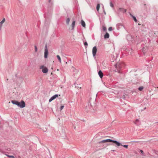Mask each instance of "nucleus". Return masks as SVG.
Instances as JSON below:
<instances>
[{"label": "nucleus", "mask_w": 158, "mask_h": 158, "mask_svg": "<svg viewBox=\"0 0 158 158\" xmlns=\"http://www.w3.org/2000/svg\"><path fill=\"white\" fill-rule=\"evenodd\" d=\"M123 66V64H121L120 63H117L115 65L116 68V69L114 70L115 71L118 72L119 73H120V70Z\"/></svg>", "instance_id": "nucleus-1"}, {"label": "nucleus", "mask_w": 158, "mask_h": 158, "mask_svg": "<svg viewBox=\"0 0 158 158\" xmlns=\"http://www.w3.org/2000/svg\"><path fill=\"white\" fill-rule=\"evenodd\" d=\"M17 106L21 108H23L25 106V103L23 101H22L20 102H18Z\"/></svg>", "instance_id": "nucleus-2"}, {"label": "nucleus", "mask_w": 158, "mask_h": 158, "mask_svg": "<svg viewBox=\"0 0 158 158\" xmlns=\"http://www.w3.org/2000/svg\"><path fill=\"white\" fill-rule=\"evenodd\" d=\"M40 68L42 69V72L44 73H46L48 72V69L44 65H41L40 66Z\"/></svg>", "instance_id": "nucleus-3"}, {"label": "nucleus", "mask_w": 158, "mask_h": 158, "mask_svg": "<svg viewBox=\"0 0 158 158\" xmlns=\"http://www.w3.org/2000/svg\"><path fill=\"white\" fill-rule=\"evenodd\" d=\"M126 38L127 40L129 43L132 42L133 41V38L132 36L131 35H127Z\"/></svg>", "instance_id": "nucleus-4"}, {"label": "nucleus", "mask_w": 158, "mask_h": 158, "mask_svg": "<svg viewBox=\"0 0 158 158\" xmlns=\"http://www.w3.org/2000/svg\"><path fill=\"white\" fill-rule=\"evenodd\" d=\"M48 50L47 46L46 45L44 49V57L45 58H46L48 57Z\"/></svg>", "instance_id": "nucleus-5"}, {"label": "nucleus", "mask_w": 158, "mask_h": 158, "mask_svg": "<svg viewBox=\"0 0 158 158\" xmlns=\"http://www.w3.org/2000/svg\"><path fill=\"white\" fill-rule=\"evenodd\" d=\"M97 52V48L96 46L94 47L92 49V54L94 57L95 56Z\"/></svg>", "instance_id": "nucleus-6"}, {"label": "nucleus", "mask_w": 158, "mask_h": 158, "mask_svg": "<svg viewBox=\"0 0 158 158\" xmlns=\"http://www.w3.org/2000/svg\"><path fill=\"white\" fill-rule=\"evenodd\" d=\"M60 96V95L58 94H55L52 97H51L49 99V102H51L53 100L55 99L56 98L58 97V96Z\"/></svg>", "instance_id": "nucleus-7"}, {"label": "nucleus", "mask_w": 158, "mask_h": 158, "mask_svg": "<svg viewBox=\"0 0 158 158\" xmlns=\"http://www.w3.org/2000/svg\"><path fill=\"white\" fill-rule=\"evenodd\" d=\"M112 142L115 143L118 146H119L120 145H122L121 143L116 140H113Z\"/></svg>", "instance_id": "nucleus-8"}, {"label": "nucleus", "mask_w": 158, "mask_h": 158, "mask_svg": "<svg viewBox=\"0 0 158 158\" xmlns=\"http://www.w3.org/2000/svg\"><path fill=\"white\" fill-rule=\"evenodd\" d=\"M119 12H122L123 13H125L126 12V10L124 9L123 8H119L118 10Z\"/></svg>", "instance_id": "nucleus-9"}, {"label": "nucleus", "mask_w": 158, "mask_h": 158, "mask_svg": "<svg viewBox=\"0 0 158 158\" xmlns=\"http://www.w3.org/2000/svg\"><path fill=\"white\" fill-rule=\"evenodd\" d=\"M5 19L4 18L2 19V20L0 22V30H1L2 28L3 23L5 22Z\"/></svg>", "instance_id": "nucleus-10"}, {"label": "nucleus", "mask_w": 158, "mask_h": 158, "mask_svg": "<svg viewBox=\"0 0 158 158\" xmlns=\"http://www.w3.org/2000/svg\"><path fill=\"white\" fill-rule=\"evenodd\" d=\"M98 74L100 77L102 78L103 76V73L101 70H100L98 72Z\"/></svg>", "instance_id": "nucleus-11"}, {"label": "nucleus", "mask_w": 158, "mask_h": 158, "mask_svg": "<svg viewBox=\"0 0 158 158\" xmlns=\"http://www.w3.org/2000/svg\"><path fill=\"white\" fill-rule=\"evenodd\" d=\"M134 123L136 125L138 126L140 125L141 124L140 122L138 119L136 120L135 122Z\"/></svg>", "instance_id": "nucleus-12"}, {"label": "nucleus", "mask_w": 158, "mask_h": 158, "mask_svg": "<svg viewBox=\"0 0 158 158\" xmlns=\"http://www.w3.org/2000/svg\"><path fill=\"white\" fill-rule=\"evenodd\" d=\"M11 102L13 104L17 105L18 102L16 100H12Z\"/></svg>", "instance_id": "nucleus-13"}, {"label": "nucleus", "mask_w": 158, "mask_h": 158, "mask_svg": "<svg viewBox=\"0 0 158 158\" xmlns=\"http://www.w3.org/2000/svg\"><path fill=\"white\" fill-rule=\"evenodd\" d=\"M109 33L106 32V34L104 36V39H107L109 38Z\"/></svg>", "instance_id": "nucleus-14"}, {"label": "nucleus", "mask_w": 158, "mask_h": 158, "mask_svg": "<svg viewBox=\"0 0 158 158\" xmlns=\"http://www.w3.org/2000/svg\"><path fill=\"white\" fill-rule=\"evenodd\" d=\"M75 21H74L72 24V29L73 30L74 29L75 25Z\"/></svg>", "instance_id": "nucleus-15"}, {"label": "nucleus", "mask_w": 158, "mask_h": 158, "mask_svg": "<svg viewBox=\"0 0 158 158\" xmlns=\"http://www.w3.org/2000/svg\"><path fill=\"white\" fill-rule=\"evenodd\" d=\"M81 24L82 26L84 27H85V22L83 21V20H82L81 21Z\"/></svg>", "instance_id": "nucleus-16"}, {"label": "nucleus", "mask_w": 158, "mask_h": 158, "mask_svg": "<svg viewBox=\"0 0 158 158\" xmlns=\"http://www.w3.org/2000/svg\"><path fill=\"white\" fill-rule=\"evenodd\" d=\"M56 57H57V58L58 59V60L59 62L60 63H61V58H60V56L59 55H57L56 56Z\"/></svg>", "instance_id": "nucleus-17"}, {"label": "nucleus", "mask_w": 158, "mask_h": 158, "mask_svg": "<svg viewBox=\"0 0 158 158\" xmlns=\"http://www.w3.org/2000/svg\"><path fill=\"white\" fill-rule=\"evenodd\" d=\"M130 15L133 18L134 21L135 22H137V20L136 19V17H135L134 16H133V15H132L131 14H130Z\"/></svg>", "instance_id": "nucleus-18"}, {"label": "nucleus", "mask_w": 158, "mask_h": 158, "mask_svg": "<svg viewBox=\"0 0 158 158\" xmlns=\"http://www.w3.org/2000/svg\"><path fill=\"white\" fill-rule=\"evenodd\" d=\"M100 4H97V7H96L97 10L98 11L99 8H100Z\"/></svg>", "instance_id": "nucleus-19"}, {"label": "nucleus", "mask_w": 158, "mask_h": 158, "mask_svg": "<svg viewBox=\"0 0 158 158\" xmlns=\"http://www.w3.org/2000/svg\"><path fill=\"white\" fill-rule=\"evenodd\" d=\"M70 19L69 18H68L66 20V23L68 25L69 23Z\"/></svg>", "instance_id": "nucleus-20"}, {"label": "nucleus", "mask_w": 158, "mask_h": 158, "mask_svg": "<svg viewBox=\"0 0 158 158\" xmlns=\"http://www.w3.org/2000/svg\"><path fill=\"white\" fill-rule=\"evenodd\" d=\"M116 26H117V27L120 26H123L124 28L125 29V27L124 26H123L121 23H118L117 24Z\"/></svg>", "instance_id": "nucleus-21"}, {"label": "nucleus", "mask_w": 158, "mask_h": 158, "mask_svg": "<svg viewBox=\"0 0 158 158\" xmlns=\"http://www.w3.org/2000/svg\"><path fill=\"white\" fill-rule=\"evenodd\" d=\"M5 155L10 158H15V157L13 156H10L6 154Z\"/></svg>", "instance_id": "nucleus-22"}, {"label": "nucleus", "mask_w": 158, "mask_h": 158, "mask_svg": "<svg viewBox=\"0 0 158 158\" xmlns=\"http://www.w3.org/2000/svg\"><path fill=\"white\" fill-rule=\"evenodd\" d=\"M113 140L110 139H106V142H112Z\"/></svg>", "instance_id": "nucleus-23"}, {"label": "nucleus", "mask_w": 158, "mask_h": 158, "mask_svg": "<svg viewBox=\"0 0 158 158\" xmlns=\"http://www.w3.org/2000/svg\"><path fill=\"white\" fill-rule=\"evenodd\" d=\"M143 86H141L139 87L138 89L140 91H141L143 90Z\"/></svg>", "instance_id": "nucleus-24"}, {"label": "nucleus", "mask_w": 158, "mask_h": 158, "mask_svg": "<svg viewBox=\"0 0 158 158\" xmlns=\"http://www.w3.org/2000/svg\"><path fill=\"white\" fill-rule=\"evenodd\" d=\"M106 139L102 140L100 142H99V143H106Z\"/></svg>", "instance_id": "nucleus-25"}, {"label": "nucleus", "mask_w": 158, "mask_h": 158, "mask_svg": "<svg viewBox=\"0 0 158 158\" xmlns=\"http://www.w3.org/2000/svg\"><path fill=\"white\" fill-rule=\"evenodd\" d=\"M84 45L85 46V48H86L88 46V43L87 42H85L84 43Z\"/></svg>", "instance_id": "nucleus-26"}, {"label": "nucleus", "mask_w": 158, "mask_h": 158, "mask_svg": "<svg viewBox=\"0 0 158 158\" xmlns=\"http://www.w3.org/2000/svg\"><path fill=\"white\" fill-rule=\"evenodd\" d=\"M121 145L123 146V147H124L126 148L127 149L128 148V146L127 145H123L122 144V145Z\"/></svg>", "instance_id": "nucleus-27"}, {"label": "nucleus", "mask_w": 158, "mask_h": 158, "mask_svg": "<svg viewBox=\"0 0 158 158\" xmlns=\"http://www.w3.org/2000/svg\"><path fill=\"white\" fill-rule=\"evenodd\" d=\"M110 6L111 7H114V5L111 2L110 3Z\"/></svg>", "instance_id": "nucleus-28"}, {"label": "nucleus", "mask_w": 158, "mask_h": 158, "mask_svg": "<svg viewBox=\"0 0 158 158\" xmlns=\"http://www.w3.org/2000/svg\"><path fill=\"white\" fill-rule=\"evenodd\" d=\"M64 106H61L60 108V110L61 111L64 108Z\"/></svg>", "instance_id": "nucleus-29"}, {"label": "nucleus", "mask_w": 158, "mask_h": 158, "mask_svg": "<svg viewBox=\"0 0 158 158\" xmlns=\"http://www.w3.org/2000/svg\"><path fill=\"white\" fill-rule=\"evenodd\" d=\"M108 30L109 31H112V27H110L109 28Z\"/></svg>", "instance_id": "nucleus-30"}, {"label": "nucleus", "mask_w": 158, "mask_h": 158, "mask_svg": "<svg viewBox=\"0 0 158 158\" xmlns=\"http://www.w3.org/2000/svg\"><path fill=\"white\" fill-rule=\"evenodd\" d=\"M103 30L104 31H106V28L105 27H103Z\"/></svg>", "instance_id": "nucleus-31"}, {"label": "nucleus", "mask_w": 158, "mask_h": 158, "mask_svg": "<svg viewBox=\"0 0 158 158\" xmlns=\"http://www.w3.org/2000/svg\"><path fill=\"white\" fill-rule=\"evenodd\" d=\"M35 52H36L37 51V47L36 46H35Z\"/></svg>", "instance_id": "nucleus-32"}, {"label": "nucleus", "mask_w": 158, "mask_h": 158, "mask_svg": "<svg viewBox=\"0 0 158 158\" xmlns=\"http://www.w3.org/2000/svg\"><path fill=\"white\" fill-rule=\"evenodd\" d=\"M6 150L8 151H10V149L9 148H7V149H6Z\"/></svg>", "instance_id": "nucleus-33"}, {"label": "nucleus", "mask_w": 158, "mask_h": 158, "mask_svg": "<svg viewBox=\"0 0 158 158\" xmlns=\"http://www.w3.org/2000/svg\"><path fill=\"white\" fill-rule=\"evenodd\" d=\"M140 152L142 154L143 153V152L142 150H140Z\"/></svg>", "instance_id": "nucleus-34"}, {"label": "nucleus", "mask_w": 158, "mask_h": 158, "mask_svg": "<svg viewBox=\"0 0 158 158\" xmlns=\"http://www.w3.org/2000/svg\"><path fill=\"white\" fill-rule=\"evenodd\" d=\"M51 0H49V1H48L50 3L51 2Z\"/></svg>", "instance_id": "nucleus-35"}]
</instances>
